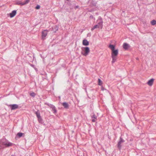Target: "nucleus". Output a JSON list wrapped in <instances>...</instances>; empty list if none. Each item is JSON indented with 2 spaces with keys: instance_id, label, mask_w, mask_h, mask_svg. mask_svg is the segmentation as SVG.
Listing matches in <instances>:
<instances>
[{
  "instance_id": "f257e3e1",
  "label": "nucleus",
  "mask_w": 156,
  "mask_h": 156,
  "mask_svg": "<svg viewBox=\"0 0 156 156\" xmlns=\"http://www.w3.org/2000/svg\"><path fill=\"white\" fill-rule=\"evenodd\" d=\"M0 142L3 146L6 147L12 146L14 144L13 143L9 142L8 140L5 138H3L1 140Z\"/></svg>"
},
{
  "instance_id": "f03ea898",
  "label": "nucleus",
  "mask_w": 156,
  "mask_h": 156,
  "mask_svg": "<svg viewBox=\"0 0 156 156\" xmlns=\"http://www.w3.org/2000/svg\"><path fill=\"white\" fill-rule=\"evenodd\" d=\"M82 49L84 51V53L82 52L81 54L85 56L87 55L90 51L89 48L88 47L82 48Z\"/></svg>"
},
{
  "instance_id": "7ed1b4c3",
  "label": "nucleus",
  "mask_w": 156,
  "mask_h": 156,
  "mask_svg": "<svg viewBox=\"0 0 156 156\" xmlns=\"http://www.w3.org/2000/svg\"><path fill=\"white\" fill-rule=\"evenodd\" d=\"M125 142V140L120 137L119 141L117 143V147L119 150L121 149L122 144Z\"/></svg>"
},
{
  "instance_id": "20e7f679",
  "label": "nucleus",
  "mask_w": 156,
  "mask_h": 156,
  "mask_svg": "<svg viewBox=\"0 0 156 156\" xmlns=\"http://www.w3.org/2000/svg\"><path fill=\"white\" fill-rule=\"evenodd\" d=\"M11 110H14L17 109L19 107L18 105L17 104H10L8 105Z\"/></svg>"
},
{
  "instance_id": "39448f33",
  "label": "nucleus",
  "mask_w": 156,
  "mask_h": 156,
  "mask_svg": "<svg viewBox=\"0 0 156 156\" xmlns=\"http://www.w3.org/2000/svg\"><path fill=\"white\" fill-rule=\"evenodd\" d=\"M98 24H97L99 28H101V29L103 27V21L102 19H100L98 20Z\"/></svg>"
},
{
  "instance_id": "423d86ee",
  "label": "nucleus",
  "mask_w": 156,
  "mask_h": 156,
  "mask_svg": "<svg viewBox=\"0 0 156 156\" xmlns=\"http://www.w3.org/2000/svg\"><path fill=\"white\" fill-rule=\"evenodd\" d=\"M89 2L91 6H96L97 3L96 0H90Z\"/></svg>"
},
{
  "instance_id": "0eeeda50",
  "label": "nucleus",
  "mask_w": 156,
  "mask_h": 156,
  "mask_svg": "<svg viewBox=\"0 0 156 156\" xmlns=\"http://www.w3.org/2000/svg\"><path fill=\"white\" fill-rule=\"evenodd\" d=\"M112 51V56H116L118 54V50L117 49H115Z\"/></svg>"
},
{
  "instance_id": "6e6552de",
  "label": "nucleus",
  "mask_w": 156,
  "mask_h": 156,
  "mask_svg": "<svg viewBox=\"0 0 156 156\" xmlns=\"http://www.w3.org/2000/svg\"><path fill=\"white\" fill-rule=\"evenodd\" d=\"M123 47L124 49L126 50L129 48L130 47V46L127 43H124L123 44Z\"/></svg>"
},
{
  "instance_id": "1a4fd4ad",
  "label": "nucleus",
  "mask_w": 156,
  "mask_h": 156,
  "mask_svg": "<svg viewBox=\"0 0 156 156\" xmlns=\"http://www.w3.org/2000/svg\"><path fill=\"white\" fill-rule=\"evenodd\" d=\"M47 34V30H45L43 31L42 32V36L43 38L45 37Z\"/></svg>"
},
{
  "instance_id": "9d476101",
  "label": "nucleus",
  "mask_w": 156,
  "mask_h": 156,
  "mask_svg": "<svg viewBox=\"0 0 156 156\" xmlns=\"http://www.w3.org/2000/svg\"><path fill=\"white\" fill-rule=\"evenodd\" d=\"M16 10H13L12 12L9 14L11 18L13 17L16 14Z\"/></svg>"
},
{
  "instance_id": "9b49d317",
  "label": "nucleus",
  "mask_w": 156,
  "mask_h": 156,
  "mask_svg": "<svg viewBox=\"0 0 156 156\" xmlns=\"http://www.w3.org/2000/svg\"><path fill=\"white\" fill-rule=\"evenodd\" d=\"M154 80V79H151L148 81L147 84L150 86H151L153 83Z\"/></svg>"
},
{
  "instance_id": "f8f14e48",
  "label": "nucleus",
  "mask_w": 156,
  "mask_h": 156,
  "mask_svg": "<svg viewBox=\"0 0 156 156\" xmlns=\"http://www.w3.org/2000/svg\"><path fill=\"white\" fill-rule=\"evenodd\" d=\"M62 105L66 109H68L69 108V105L66 102H64L62 103Z\"/></svg>"
},
{
  "instance_id": "ddd939ff",
  "label": "nucleus",
  "mask_w": 156,
  "mask_h": 156,
  "mask_svg": "<svg viewBox=\"0 0 156 156\" xmlns=\"http://www.w3.org/2000/svg\"><path fill=\"white\" fill-rule=\"evenodd\" d=\"M58 28V27L57 25H55L52 27V31L54 32H55L57 31Z\"/></svg>"
},
{
  "instance_id": "4468645a",
  "label": "nucleus",
  "mask_w": 156,
  "mask_h": 156,
  "mask_svg": "<svg viewBox=\"0 0 156 156\" xmlns=\"http://www.w3.org/2000/svg\"><path fill=\"white\" fill-rule=\"evenodd\" d=\"M83 44L85 46H87L89 44V42L86 39H84L83 41Z\"/></svg>"
},
{
  "instance_id": "2eb2a0df",
  "label": "nucleus",
  "mask_w": 156,
  "mask_h": 156,
  "mask_svg": "<svg viewBox=\"0 0 156 156\" xmlns=\"http://www.w3.org/2000/svg\"><path fill=\"white\" fill-rule=\"evenodd\" d=\"M35 113L36 114L37 118L41 117L40 115V114L39 110H38L37 112H35Z\"/></svg>"
},
{
  "instance_id": "dca6fc26",
  "label": "nucleus",
  "mask_w": 156,
  "mask_h": 156,
  "mask_svg": "<svg viewBox=\"0 0 156 156\" xmlns=\"http://www.w3.org/2000/svg\"><path fill=\"white\" fill-rule=\"evenodd\" d=\"M109 48L111 49L112 51L115 50V46L112 44H110L109 46Z\"/></svg>"
},
{
  "instance_id": "f3484780",
  "label": "nucleus",
  "mask_w": 156,
  "mask_h": 156,
  "mask_svg": "<svg viewBox=\"0 0 156 156\" xmlns=\"http://www.w3.org/2000/svg\"><path fill=\"white\" fill-rule=\"evenodd\" d=\"M23 134H24L23 133L19 132L17 134L16 136L18 137L19 138L21 137L22 136Z\"/></svg>"
},
{
  "instance_id": "a211bd4d",
  "label": "nucleus",
  "mask_w": 156,
  "mask_h": 156,
  "mask_svg": "<svg viewBox=\"0 0 156 156\" xmlns=\"http://www.w3.org/2000/svg\"><path fill=\"white\" fill-rule=\"evenodd\" d=\"M112 63H114L116 60V56H112Z\"/></svg>"
},
{
  "instance_id": "6ab92c4d",
  "label": "nucleus",
  "mask_w": 156,
  "mask_h": 156,
  "mask_svg": "<svg viewBox=\"0 0 156 156\" xmlns=\"http://www.w3.org/2000/svg\"><path fill=\"white\" fill-rule=\"evenodd\" d=\"M45 104L49 106L51 109L55 107V106L53 105L48 103H45Z\"/></svg>"
},
{
  "instance_id": "aec40b11",
  "label": "nucleus",
  "mask_w": 156,
  "mask_h": 156,
  "mask_svg": "<svg viewBox=\"0 0 156 156\" xmlns=\"http://www.w3.org/2000/svg\"><path fill=\"white\" fill-rule=\"evenodd\" d=\"M52 111L53 112V113L54 114H55L57 113V110L55 106L52 108Z\"/></svg>"
},
{
  "instance_id": "412c9836",
  "label": "nucleus",
  "mask_w": 156,
  "mask_h": 156,
  "mask_svg": "<svg viewBox=\"0 0 156 156\" xmlns=\"http://www.w3.org/2000/svg\"><path fill=\"white\" fill-rule=\"evenodd\" d=\"M26 4L25 3V2H18L17 3V4L18 5H26Z\"/></svg>"
},
{
  "instance_id": "4be33fe9",
  "label": "nucleus",
  "mask_w": 156,
  "mask_h": 156,
  "mask_svg": "<svg viewBox=\"0 0 156 156\" xmlns=\"http://www.w3.org/2000/svg\"><path fill=\"white\" fill-rule=\"evenodd\" d=\"M151 23L152 25H154L156 24V21L155 20H153L151 22Z\"/></svg>"
},
{
  "instance_id": "5701e85b",
  "label": "nucleus",
  "mask_w": 156,
  "mask_h": 156,
  "mask_svg": "<svg viewBox=\"0 0 156 156\" xmlns=\"http://www.w3.org/2000/svg\"><path fill=\"white\" fill-rule=\"evenodd\" d=\"M99 28L97 25H95L93 28L91 29V30L93 31L95 29Z\"/></svg>"
},
{
  "instance_id": "b1692460",
  "label": "nucleus",
  "mask_w": 156,
  "mask_h": 156,
  "mask_svg": "<svg viewBox=\"0 0 156 156\" xmlns=\"http://www.w3.org/2000/svg\"><path fill=\"white\" fill-rule=\"evenodd\" d=\"M37 119H38V120L39 122L40 123H42L43 120H42V119L41 117L38 118H37Z\"/></svg>"
},
{
  "instance_id": "393cba45",
  "label": "nucleus",
  "mask_w": 156,
  "mask_h": 156,
  "mask_svg": "<svg viewBox=\"0 0 156 156\" xmlns=\"http://www.w3.org/2000/svg\"><path fill=\"white\" fill-rule=\"evenodd\" d=\"M91 117L92 119H97V117L94 114L92 115H91Z\"/></svg>"
},
{
  "instance_id": "a878e982",
  "label": "nucleus",
  "mask_w": 156,
  "mask_h": 156,
  "mask_svg": "<svg viewBox=\"0 0 156 156\" xmlns=\"http://www.w3.org/2000/svg\"><path fill=\"white\" fill-rule=\"evenodd\" d=\"M98 85H101L102 84V82L101 80L100 79H98Z\"/></svg>"
},
{
  "instance_id": "bb28decb",
  "label": "nucleus",
  "mask_w": 156,
  "mask_h": 156,
  "mask_svg": "<svg viewBox=\"0 0 156 156\" xmlns=\"http://www.w3.org/2000/svg\"><path fill=\"white\" fill-rule=\"evenodd\" d=\"M30 95L31 97H34L35 96V94L34 92H33L30 93Z\"/></svg>"
},
{
  "instance_id": "cd10ccee",
  "label": "nucleus",
  "mask_w": 156,
  "mask_h": 156,
  "mask_svg": "<svg viewBox=\"0 0 156 156\" xmlns=\"http://www.w3.org/2000/svg\"><path fill=\"white\" fill-rule=\"evenodd\" d=\"M67 4L69 5V8L71 9H72V8L71 7V3L70 2H67Z\"/></svg>"
},
{
  "instance_id": "c85d7f7f",
  "label": "nucleus",
  "mask_w": 156,
  "mask_h": 156,
  "mask_svg": "<svg viewBox=\"0 0 156 156\" xmlns=\"http://www.w3.org/2000/svg\"><path fill=\"white\" fill-rule=\"evenodd\" d=\"M40 6L39 5H37L36 6L35 9H40Z\"/></svg>"
},
{
  "instance_id": "c756f323",
  "label": "nucleus",
  "mask_w": 156,
  "mask_h": 156,
  "mask_svg": "<svg viewBox=\"0 0 156 156\" xmlns=\"http://www.w3.org/2000/svg\"><path fill=\"white\" fill-rule=\"evenodd\" d=\"M1 143L0 142V149L4 148L3 145V144H1Z\"/></svg>"
},
{
  "instance_id": "7c9ffc66",
  "label": "nucleus",
  "mask_w": 156,
  "mask_h": 156,
  "mask_svg": "<svg viewBox=\"0 0 156 156\" xmlns=\"http://www.w3.org/2000/svg\"><path fill=\"white\" fill-rule=\"evenodd\" d=\"M94 9H89L88 10V11L89 12H92L94 11Z\"/></svg>"
},
{
  "instance_id": "2f4dec72",
  "label": "nucleus",
  "mask_w": 156,
  "mask_h": 156,
  "mask_svg": "<svg viewBox=\"0 0 156 156\" xmlns=\"http://www.w3.org/2000/svg\"><path fill=\"white\" fill-rule=\"evenodd\" d=\"M30 1V0H26V1L25 2V3H26V4L28 3Z\"/></svg>"
},
{
  "instance_id": "473e14b6",
  "label": "nucleus",
  "mask_w": 156,
  "mask_h": 156,
  "mask_svg": "<svg viewBox=\"0 0 156 156\" xmlns=\"http://www.w3.org/2000/svg\"><path fill=\"white\" fill-rule=\"evenodd\" d=\"M97 120V119H93L92 120V122H96V120Z\"/></svg>"
},
{
  "instance_id": "72a5a7b5",
  "label": "nucleus",
  "mask_w": 156,
  "mask_h": 156,
  "mask_svg": "<svg viewBox=\"0 0 156 156\" xmlns=\"http://www.w3.org/2000/svg\"><path fill=\"white\" fill-rule=\"evenodd\" d=\"M30 66H32V67H33V68H34V67H35V66L34 65H32V64H30Z\"/></svg>"
},
{
  "instance_id": "f704fd0d",
  "label": "nucleus",
  "mask_w": 156,
  "mask_h": 156,
  "mask_svg": "<svg viewBox=\"0 0 156 156\" xmlns=\"http://www.w3.org/2000/svg\"><path fill=\"white\" fill-rule=\"evenodd\" d=\"M79 7V6H75L74 8L75 9H76L77 8H78Z\"/></svg>"
},
{
  "instance_id": "c9c22d12",
  "label": "nucleus",
  "mask_w": 156,
  "mask_h": 156,
  "mask_svg": "<svg viewBox=\"0 0 156 156\" xmlns=\"http://www.w3.org/2000/svg\"><path fill=\"white\" fill-rule=\"evenodd\" d=\"M93 16H90V18H93Z\"/></svg>"
},
{
  "instance_id": "e433bc0d",
  "label": "nucleus",
  "mask_w": 156,
  "mask_h": 156,
  "mask_svg": "<svg viewBox=\"0 0 156 156\" xmlns=\"http://www.w3.org/2000/svg\"><path fill=\"white\" fill-rule=\"evenodd\" d=\"M34 68L35 69V70H37V68H36L35 67H34Z\"/></svg>"
},
{
  "instance_id": "4c0bfd02",
  "label": "nucleus",
  "mask_w": 156,
  "mask_h": 156,
  "mask_svg": "<svg viewBox=\"0 0 156 156\" xmlns=\"http://www.w3.org/2000/svg\"><path fill=\"white\" fill-rule=\"evenodd\" d=\"M136 60H139V58H136Z\"/></svg>"
},
{
  "instance_id": "58836bf2",
  "label": "nucleus",
  "mask_w": 156,
  "mask_h": 156,
  "mask_svg": "<svg viewBox=\"0 0 156 156\" xmlns=\"http://www.w3.org/2000/svg\"><path fill=\"white\" fill-rule=\"evenodd\" d=\"M11 156H15L14 155H11Z\"/></svg>"
}]
</instances>
